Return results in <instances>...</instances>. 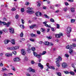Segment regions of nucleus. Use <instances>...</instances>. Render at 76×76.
Returning <instances> with one entry per match:
<instances>
[{
  "label": "nucleus",
  "instance_id": "f257e3e1",
  "mask_svg": "<svg viewBox=\"0 0 76 76\" xmlns=\"http://www.w3.org/2000/svg\"><path fill=\"white\" fill-rule=\"evenodd\" d=\"M56 60L57 66L58 67H60V61H62V58L59 56L58 57V58H56Z\"/></svg>",
  "mask_w": 76,
  "mask_h": 76
},
{
  "label": "nucleus",
  "instance_id": "f03ea898",
  "mask_svg": "<svg viewBox=\"0 0 76 76\" xmlns=\"http://www.w3.org/2000/svg\"><path fill=\"white\" fill-rule=\"evenodd\" d=\"M66 32L67 34H70L72 32V28L69 27H67Z\"/></svg>",
  "mask_w": 76,
  "mask_h": 76
},
{
  "label": "nucleus",
  "instance_id": "7ed1b4c3",
  "mask_svg": "<svg viewBox=\"0 0 76 76\" xmlns=\"http://www.w3.org/2000/svg\"><path fill=\"white\" fill-rule=\"evenodd\" d=\"M55 35L56 38H60L61 36H63V34L62 33H61L59 34H56Z\"/></svg>",
  "mask_w": 76,
  "mask_h": 76
},
{
  "label": "nucleus",
  "instance_id": "20e7f679",
  "mask_svg": "<svg viewBox=\"0 0 76 76\" xmlns=\"http://www.w3.org/2000/svg\"><path fill=\"white\" fill-rule=\"evenodd\" d=\"M62 68H63V69H65V68H66L67 67V64H66V63L64 62L62 64Z\"/></svg>",
  "mask_w": 76,
  "mask_h": 76
},
{
  "label": "nucleus",
  "instance_id": "39448f33",
  "mask_svg": "<svg viewBox=\"0 0 76 76\" xmlns=\"http://www.w3.org/2000/svg\"><path fill=\"white\" fill-rule=\"evenodd\" d=\"M9 31L11 34H13L15 32L14 28L12 27H10L9 28Z\"/></svg>",
  "mask_w": 76,
  "mask_h": 76
},
{
  "label": "nucleus",
  "instance_id": "423d86ee",
  "mask_svg": "<svg viewBox=\"0 0 76 76\" xmlns=\"http://www.w3.org/2000/svg\"><path fill=\"white\" fill-rule=\"evenodd\" d=\"M21 54L23 56H25V54H26V52L25 51V50L23 49H22L21 50Z\"/></svg>",
  "mask_w": 76,
  "mask_h": 76
},
{
  "label": "nucleus",
  "instance_id": "0eeeda50",
  "mask_svg": "<svg viewBox=\"0 0 76 76\" xmlns=\"http://www.w3.org/2000/svg\"><path fill=\"white\" fill-rule=\"evenodd\" d=\"M18 49L19 48H7V50H12V51L18 50Z\"/></svg>",
  "mask_w": 76,
  "mask_h": 76
},
{
  "label": "nucleus",
  "instance_id": "6e6552de",
  "mask_svg": "<svg viewBox=\"0 0 76 76\" xmlns=\"http://www.w3.org/2000/svg\"><path fill=\"white\" fill-rule=\"evenodd\" d=\"M28 69H29V72H32L33 73H35V70L34 69H32L31 67H29Z\"/></svg>",
  "mask_w": 76,
  "mask_h": 76
},
{
  "label": "nucleus",
  "instance_id": "1a4fd4ad",
  "mask_svg": "<svg viewBox=\"0 0 76 76\" xmlns=\"http://www.w3.org/2000/svg\"><path fill=\"white\" fill-rule=\"evenodd\" d=\"M38 66L40 67L41 69H44V66L43 65L41 64V63H39L38 64Z\"/></svg>",
  "mask_w": 76,
  "mask_h": 76
},
{
  "label": "nucleus",
  "instance_id": "9d476101",
  "mask_svg": "<svg viewBox=\"0 0 76 76\" xmlns=\"http://www.w3.org/2000/svg\"><path fill=\"white\" fill-rule=\"evenodd\" d=\"M27 13H29V14H32L34 13V11H29V10H27L26 11Z\"/></svg>",
  "mask_w": 76,
  "mask_h": 76
},
{
  "label": "nucleus",
  "instance_id": "9b49d317",
  "mask_svg": "<svg viewBox=\"0 0 76 76\" xmlns=\"http://www.w3.org/2000/svg\"><path fill=\"white\" fill-rule=\"evenodd\" d=\"M14 61H20V59L18 57H17L14 58Z\"/></svg>",
  "mask_w": 76,
  "mask_h": 76
},
{
  "label": "nucleus",
  "instance_id": "f8f14e48",
  "mask_svg": "<svg viewBox=\"0 0 76 76\" xmlns=\"http://www.w3.org/2000/svg\"><path fill=\"white\" fill-rule=\"evenodd\" d=\"M44 44V45H47L48 46V45L49 44V42H45L43 43Z\"/></svg>",
  "mask_w": 76,
  "mask_h": 76
},
{
  "label": "nucleus",
  "instance_id": "ddd939ff",
  "mask_svg": "<svg viewBox=\"0 0 76 76\" xmlns=\"http://www.w3.org/2000/svg\"><path fill=\"white\" fill-rule=\"evenodd\" d=\"M31 36L32 37H36L37 36V35L33 34H31Z\"/></svg>",
  "mask_w": 76,
  "mask_h": 76
},
{
  "label": "nucleus",
  "instance_id": "4468645a",
  "mask_svg": "<svg viewBox=\"0 0 76 76\" xmlns=\"http://www.w3.org/2000/svg\"><path fill=\"white\" fill-rule=\"evenodd\" d=\"M11 42L12 44L14 45L15 44V40L14 39H12L11 41Z\"/></svg>",
  "mask_w": 76,
  "mask_h": 76
},
{
  "label": "nucleus",
  "instance_id": "2eb2a0df",
  "mask_svg": "<svg viewBox=\"0 0 76 76\" xmlns=\"http://www.w3.org/2000/svg\"><path fill=\"white\" fill-rule=\"evenodd\" d=\"M33 53L35 57H37L38 55V54L35 51H33Z\"/></svg>",
  "mask_w": 76,
  "mask_h": 76
},
{
  "label": "nucleus",
  "instance_id": "dca6fc26",
  "mask_svg": "<svg viewBox=\"0 0 76 76\" xmlns=\"http://www.w3.org/2000/svg\"><path fill=\"white\" fill-rule=\"evenodd\" d=\"M2 24H3V25H6V23L4 22H2L0 20V25H2Z\"/></svg>",
  "mask_w": 76,
  "mask_h": 76
},
{
  "label": "nucleus",
  "instance_id": "f3484780",
  "mask_svg": "<svg viewBox=\"0 0 76 76\" xmlns=\"http://www.w3.org/2000/svg\"><path fill=\"white\" fill-rule=\"evenodd\" d=\"M9 42H10V40H5L4 41V43L5 44H7Z\"/></svg>",
  "mask_w": 76,
  "mask_h": 76
},
{
  "label": "nucleus",
  "instance_id": "a211bd4d",
  "mask_svg": "<svg viewBox=\"0 0 76 76\" xmlns=\"http://www.w3.org/2000/svg\"><path fill=\"white\" fill-rule=\"evenodd\" d=\"M53 45H54V44L53 43L51 42H49V45L48 46H53Z\"/></svg>",
  "mask_w": 76,
  "mask_h": 76
},
{
  "label": "nucleus",
  "instance_id": "6ab92c4d",
  "mask_svg": "<svg viewBox=\"0 0 76 76\" xmlns=\"http://www.w3.org/2000/svg\"><path fill=\"white\" fill-rule=\"evenodd\" d=\"M69 73L71 75H75V72L72 71H70L69 72Z\"/></svg>",
  "mask_w": 76,
  "mask_h": 76
},
{
  "label": "nucleus",
  "instance_id": "aec40b11",
  "mask_svg": "<svg viewBox=\"0 0 76 76\" xmlns=\"http://www.w3.org/2000/svg\"><path fill=\"white\" fill-rule=\"evenodd\" d=\"M35 26H36V25H32V26H30V28L31 29H33V28H34V27H35Z\"/></svg>",
  "mask_w": 76,
  "mask_h": 76
},
{
  "label": "nucleus",
  "instance_id": "412c9836",
  "mask_svg": "<svg viewBox=\"0 0 76 76\" xmlns=\"http://www.w3.org/2000/svg\"><path fill=\"white\" fill-rule=\"evenodd\" d=\"M57 75L58 76H61V75H62V74L60 72H58L57 73Z\"/></svg>",
  "mask_w": 76,
  "mask_h": 76
},
{
  "label": "nucleus",
  "instance_id": "4be33fe9",
  "mask_svg": "<svg viewBox=\"0 0 76 76\" xmlns=\"http://www.w3.org/2000/svg\"><path fill=\"white\" fill-rule=\"evenodd\" d=\"M69 53L70 54H71V53H73V50L72 49V48L69 49Z\"/></svg>",
  "mask_w": 76,
  "mask_h": 76
},
{
  "label": "nucleus",
  "instance_id": "5701e85b",
  "mask_svg": "<svg viewBox=\"0 0 76 76\" xmlns=\"http://www.w3.org/2000/svg\"><path fill=\"white\" fill-rule=\"evenodd\" d=\"M30 41H31V42H34L35 41V39H33L32 38H31L30 39Z\"/></svg>",
  "mask_w": 76,
  "mask_h": 76
},
{
  "label": "nucleus",
  "instance_id": "b1692460",
  "mask_svg": "<svg viewBox=\"0 0 76 76\" xmlns=\"http://www.w3.org/2000/svg\"><path fill=\"white\" fill-rule=\"evenodd\" d=\"M75 21V20L74 19H71V23H74Z\"/></svg>",
  "mask_w": 76,
  "mask_h": 76
},
{
  "label": "nucleus",
  "instance_id": "393cba45",
  "mask_svg": "<svg viewBox=\"0 0 76 76\" xmlns=\"http://www.w3.org/2000/svg\"><path fill=\"white\" fill-rule=\"evenodd\" d=\"M20 27L21 28H22V29H24L25 28V27L23 25H21L20 26Z\"/></svg>",
  "mask_w": 76,
  "mask_h": 76
},
{
  "label": "nucleus",
  "instance_id": "a878e982",
  "mask_svg": "<svg viewBox=\"0 0 76 76\" xmlns=\"http://www.w3.org/2000/svg\"><path fill=\"white\" fill-rule=\"evenodd\" d=\"M44 16L45 17V18H48V19H49L50 18V17L48 16L46 14H45L44 15Z\"/></svg>",
  "mask_w": 76,
  "mask_h": 76
},
{
  "label": "nucleus",
  "instance_id": "bb28decb",
  "mask_svg": "<svg viewBox=\"0 0 76 76\" xmlns=\"http://www.w3.org/2000/svg\"><path fill=\"white\" fill-rule=\"evenodd\" d=\"M31 49H29V48H28V49H27V51L28 53H31Z\"/></svg>",
  "mask_w": 76,
  "mask_h": 76
},
{
  "label": "nucleus",
  "instance_id": "cd10ccee",
  "mask_svg": "<svg viewBox=\"0 0 76 76\" xmlns=\"http://www.w3.org/2000/svg\"><path fill=\"white\" fill-rule=\"evenodd\" d=\"M19 17V15L18 14L16 15L15 16V18L16 19H18V18Z\"/></svg>",
  "mask_w": 76,
  "mask_h": 76
},
{
  "label": "nucleus",
  "instance_id": "c85d7f7f",
  "mask_svg": "<svg viewBox=\"0 0 76 76\" xmlns=\"http://www.w3.org/2000/svg\"><path fill=\"white\" fill-rule=\"evenodd\" d=\"M39 12H37L36 13V16H39Z\"/></svg>",
  "mask_w": 76,
  "mask_h": 76
},
{
  "label": "nucleus",
  "instance_id": "c756f323",
  "mask_svg": "<svg viewBox=\"0 0 76 76\" xmlns=\"http://www.w3.org/2000/svg\"><path fill=\"white\" fill-rule=\"evenodd\" d=\"M20 36L21 37H23V33L22 32L20 34Z\"/></svg>",
  "mask_w": 76,
  "mask_h": 76
},
{
  "label": "nucleus",
  "instance_id": "7c9ffc66",
  "mask_svg": "<svg viewBox=\"0 0 76 76\" xmlns=\"http://www.w3.org/2000/svg\"><path fill=\"white\" fill-rule=\"evenodd\" d=\"M66 48H72V46L71 45L70 46L68 45L66 46Z\"/></svg>",
  "mask_w": 76,
  "mask_h": 76
},
{
  "label": "nucleus",
  "instance_id": "2f4dec72",
  "mask_svg": "<svg viewBox=\"0 0 76 76\" xmlns=\"http://www.w3.org/2000/svg\"><path fill=\"white\" fill-rule=\"evenodd\" d=\"M65 56L66 57L68 58V57H69V54H65Z\"/></svg>",
  "mask_w": 76,
  "mask_h": 76
},
{
  "label": "nucleus",
  "instance_id": "473e14b6",
  "mask_svg": "<svg viewBox=\"0 0 76 76\" xmlns=\"http://www.w3.org/2000/svg\"><path fill=\"white\" fill-rule=\"evenodd\" d=\"M46 66L48 67V69H50L51 68V67L50 66H49V63H47L46 64Z\"/></svg>",
  "mask_w": 76,
  "mask_h": 76
},
{
  "label": "nucleus",
  "instance_id": "72a5a7b5",
  "mask_svg": "<svg viewBox=\"0 0 76 76\" xmlns=\"http://www.w3.org/2000/svg\"><path fill=\"white\" fill-rule=\"evenodd\" d=\"M41 55L37 54V56L36 57H37V58H40L41 57Z\"/></svg>",
  "mask_w": 76,
  "mask_h": 76
},
{
  "label": "nucleus",
  "instance_id": "f704fd0d",
  "mask_svg": "<svg viewBox=\"0 0 76 76\" xmlns=\"http://www.w3.org/2000/svg\"><path fill=\"white\" fill-rule=\"evenodd\" d=\"M21 22H22V24H23V25L25 23V21H24V20L22 19H21Z\"/></svg>",
  "mask_w": 76,
  "mask_h": 76
},
{
  "label": "nucleus",
  "instance_id": "c9c22d12",
  "mask_svg": "<svg viewBox=\"0 0 76 76\" xmlns=\"http://www.w3.org/2000/svg\"><path fill=\"white\" fill-rule=\"evenodd\" d=\"M50 68L49 69H53V70H55V68L54 66H50Z\"/></svg>",
  "mask_w": 76,
  "mask_h": 76
},
{
  "label": "nucleus",
  "instance_id": "e433bc0d",
  "mask_svg": "<svg viewBox=\"0 0 76 76\" xmlns=\"http://www.w3.org/2000/svg\"><path fill=\"white\" fill-rule=\"evenodd\" d=\"M71 10L72 12H75V9H74L73 8H72L71 9Z\"/></svg>",
  "mask_w": 76,
  "mask_h": 76
},
{
  "label": "nucleus",
  "instance_id": "4c0bfd02",
  "mask_svg": "<svg viewBox=\"0 0 76 76\" xmlns=\"http://www.w3.org/2000/svg\"><path fill=\"white\" fill-rule=\"evenodd\" d=\"M50 22H54V20L53 18L50 19Z\"/></svg>",
  "mask_w": 76,
  "mask_h": 76
},
{
  "label": "nucleus",
  "instance_id": "58836bf2",
  "mask_svg": "<svg viewBox=\"0 0 76 76\" xmlns=\"http://www.w3.org/2000/svg\"><path fill=\"white\" fill-rule=\"evenodd\" d=\"M47 37L48 38V39H52V37L51 36H50L49 37L48 36Z\"/></svg>",
  "mask_w": 76,
  "mask_h": 76
},
{
  "label": "nucleus",
  "instance_id": "ea45409f",
  "mask_svg": "<svg viewBox=\"0 0 76 76\" xmlns=\"http://www.w3.org/2000/svg\"><path fill=\"white\" fill-rule=\"evenodd\" d=\"M41 31L42 32H45V29L44 28H41Z\"/></svg>",
  "mask_w": 76,
  "mask_h": 76
},
{
  "label": "nucleus",
  "instance_id": "a19ab883",
  "mask_svg": "<svg viewBox=\"0 0 76 76\" xmlns=\"http://www.w3.org/2000/svg\"><path fill=\"white\" fill-rule=\"evenodd\" d=\"M46 53H47V52L45 51H43L42 53V55H44V54H45Z\"/></svg>",
  "mask_w": 76,
  "mask_h": 76
},
{
  "label": "nucleus",
  "instance_id": "79ce46f5",
  "mask_svg": "<svg viewBox=\"0 0 76 76\" xmlns=\"http://www.w3.org/2000/svg\"><path fill=\"white\" fill-rule=\"evenodd\" d=\"M5 55L7 57H10V54L9 53H7Z\"/></svg>",
  "mask_w": 76,
  "mask_h": 76
},
{
  "label": "nucleus",
  "instance_id": "37998d69",
  "mask_svg": "<svg viewBox=\"0 0 76 76\" xmlns=\"http://www.w3.org/2000/svg\"><path fill=\"white\" fill-rule=\"evenodd\" d=\"M31 50L33 51H35V48H31Z\"/></svg>",
  "mask_w": 76,
  "mask_h": 76
},
{
  "label": "nucleus",
  "instance_id": "c03bdc74",
  "mask_svg": "<svg viewBox=\"0 0 76 76\" xmlns=\"http://www.w3.org/2000/svg\"><path fill=\"white\" fill-rule=\"evenodd\" d=\"M10 75H13V73H8V75L10 76Z\"/></svg>",
  "mask_w": 76,
  "mask_h": 76
},
{
  "label": "nucleus",
  "instance_id": "a18cd8bd",
  "mask_svg": "<svg viewBox=\"0 0 76 76\" xmlns=\"http://www.w3.org/2000/svg\"><path fill=\"white\" fill-rule=\"evenodd\" d=\"M37 34H39V35H40V34H41V32H40V31H37Z\"/></svg>",
  "mask_w": 76,
  "mask_h": 76
},
{
  "label": "nucleus",
  "instance_id": "49530a36",
  "mask_svg": "<svg viewBox=\"0 0 76 76\" xmlns=\"http://www.w3.org/2000/svg\"><path fill=\"white\" fill-rule=\"evenodd\" d=\"M12 53L14 54V55H16V51H13L12 52Z\"/></svg>",
  "mask_w": 76,
  "mask_h": 76
},
{
  "label": "nucleus",
  "instance_id": "de8ad7c7",
  "mask_svg": "<svg viewBox=\"0 0 76 76\" xmlns=\"http://www.w3.org/2000/svg\"><path fill=\"white\" fill-rule=\"evenodd\" d=\"M21 11L22 12H24V11H25V10H24V8H22L21 9Z\"/></svg>",
  "mask_w": 76,
  "mask_h": 76
},
{
  "label": "nucleus",
  "instance_id": "09e8293b",
  "mask_svg": "<svg viewBox=\"0 0 76 76\" xmlns=\"http://www.w3.org/2000/svg\"><path fill=\"white\" fill-rule=\"evenodd\" d=\"M12 70H13L14 71H15V67L12 66Z\"/></svg>",
  "mask_w": 76,
  "mask_h": 76
},
{
  "label": "nucleus",
  "instance_id": "8fccbe9b",
  "mask_svg": "<svg viewBox=\"0 0 76 76\" xmlns=\"http://www.w3.org/2000/svg\"><path fill=\"white\" fill-rule=\"evenodd\" d=\"M27 9H28V10H32L33 9V8H30L29 7H28V8H27Z\"/></svg>",
  "mask_w": 76,
  "mask_h": 76
},
{
  "label": "nucleus",
  "instance_id": "3c124183",
  "mask_svg": "<svg viewBox=\"0 0 76 76\" xmlns=\"http://www.w3.org/2000/svg\"><path fill=\"white\" fill-rule=\"evenodd\" d=\"M16 10V8H13L12 9V11H15Z\"/></svg>",
  "mask_w": 76,
  "mask_h": 76
},
{
  "label": "nucleus",
  "instance_id": "603ef678",
  "mask_svg": "<svg viewBox=\"0 0 76 76\" xmlns=\"http://www.w3.org/2000/svg\"><path fill=\"white\" fill-rule=\"evenodd\" d=\"M57 28L58 29H59V28H60V25H59L58 24H57Z\"/></svg>",
  "mask_w": 76,
  "mask_h": 76
},
{
  "label": "nucleus",
  "instance_id": "864d4df0",
  "mask_svg": "<svg viewBox=\"0 0 76 76\" xmlns=\"http://www.w3.org/2000/svg\"><path fill=\"white\" fill-rule=\"evenodd\" d=\"M26 5H27V6L29 4V3L28 2H26L25 3Z\"/></svg>",
  "mask_w": 76,
  "mask_h": 76
},
{
  "label": "nucleus",
  "instance_id": "5fc2aeb1",
  "mask_svg": "<svg viewBox=\"0 0 76 76\" xmlns=\"http://www.w3.org/2000/svg\"><path fill=\"white\" fill-rule=\"evenodd\" d=\"M64 73H66V74H69V72L67 71H64Z\"/></svg>",
  "mask_w": 76,
  "mask_h": 76
},
{
  "label": "nucleus",
  "instance_id": "6e6d98bb",
  "mask_svg": "<svg viewBox=\"0 0 76 76\" xmlns=\"http://www.w3.org/2000/svg\"><path fill=\"white\" fill-rule=\"evenodd\" d=\"M45 26H46L47 27H48V28L50 27V26H48V24H47L45 25Z\"/></svg>",
  "mask_w": 76,
  "mask_h": 76
},
{
  "label": "nucleus",
  "instance_id": "4d7b16f0",
  "mask_svg": "<svg viewBox=\"0 0 76 76\" xmlns=\"http://www.w3.org/2000/svg\"><path fill=\"white\" fill-rule=\"evenodd\" d=\"M2 70L3 71H4V70H7V69H6V68H5L4 67V68H2Z\"/></svg>",
  "mask_w": 76,
  "mask_h": 76
},
{
  "label": "nucleus",
  "instance_id": "13d9d810",
  "mask_svg": "<svg viewBox=\"0 0 76 76\" xmlns=\"http://www.w3.org/2000/svg\"><path fill=\"white\" fill-rule=\"evenodd\" d=\"M31 64H34V63H35V62L34 61H31Z\"/></svg>",
  "mask_w": 76,
  "mask_h": 76
},
{
  "label": "nucleus",
  "instance_id": "bf43d9fd",
  "mask_svg": "<svg viewBox=\"0 0 76 76\" xmlns=\"http://www.w3.org/2000/svg\"><path fill=\"white\" fill-rule=\"evenodd\" d=\"M68 1H69L70 2H73V0H67Z\"/></svg>",
  "mask_w": 76,
  "mask_h": 76
},
{
  "label": "nucleus",
  "instance_id": "052dcab7",
  "mask_svg": "<svg viewBox=\"0 0 76 76\" xmlns=\"http://www.w3.org/2000/svg\"><path fill=\"white\" fill-rule=\"evenodd\" d=\"M65 4V5H66V6H68V5H69V3H67V2H66Z\"/></svg>",
  "mask_w": 76,
  "mask_h": 76
},
{
  "label": "nucleus",
  "instance_id": "680f3d73",
  "mask_svg": "<svg viewBox=\"0 0 76 76\" xmlns=\"http://www.w3.org/2000/svg\"><path fill=\"white\" fill-rule=\"evenodd\" d=\"M64 10L65 12H66V11L67 10V8H64Z\"/></svg>",
  "mask_w": 76,
  "mask_h": 76
},
{
  "label": "nucleus",
  "instance_id": "e2e57ef3",
  "mask_svg": "<svg viewBox=\"0 0 76 76\" xmlns=\"http://www.w3.org/2000/svg\"><path fill=\"white\" fill-rule=\"evenodd\" d=\"M25 59L26 60V61H27L28 60V58L26 56L25 57Z\"/></svg>",
  "mask_w": 76,
  "mask_h": 76
},
{
  "label": "nucleus",
  "instance_id": "0e129e2a",
  "mask_svg": "<svg viewBox=\"0 0 76 76\" xmlns=\"http://www.w3.org/2000/svg\"><path fill=\"white\" fill-rule=\"evenodd\" d=\"M47 21H45L44 22H43V24H45H45H47Z\"/></svg>",
  "mask_w": 76,
  "mask_h": 76
},
{
  "label": "nucleus",
  "instance_id": "69168bd1",
  "mask_svg": "<svg viewBox=\"0 0 76 76\" xmlns=\"http://www.w3.org/2000/svg\"><path fill=\"white\" fill-rule=\"evenodd\" d=\"M72 46H73V47H76V44L74 43L72 44Z\"/></svg>",
  "mask_w": 76,
  "mask_h": 76
},
{
  "label": "nucleus",
  "instance_id": "338daca9",
  "mask_svg": "<svg viewBox=\"0 0 76 76\" xmlns=\"http://www.w3.org/2000/svg\"><path fill=\"white\" fill-rule=\"evenodd\" d=\"M40 6H41V4L40 3H38L37 5L38 7H40Z\"/></svg>",
  "mask_w": 76,
  "mask_h": 76
},
{
  "label": "nucleus",
  "instance_id": "774afa93",
  "mask_svg": "<svg viewBox=\"0 0 76 76\" xmlns=\"http://www.w3.org/2000/svg\"><path fill=\"white\" fill-rule=\"evenodd\" d=\"M27 47H31V45L29 44H28Z\"/></svg>",
  "mask_w": 76,
  "mask_h": 76
}]
</instances>
